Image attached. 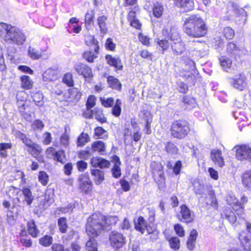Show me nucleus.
Listing matches in <instances>:
<instances>
[{
    "instance_id": "obj_1",
    "label": "nucleus",
    "mask_w": 251,
    "mask_h": 251,
    "mask_svg": "<svg viewBox=\"0 0 251 251\" xmlns=\"http://www.w3.org/2000/svg\"><path fill=\"white\" fill-rule=\"evenodd\" d=\"M183 30L189 37L200 38L206 34L207 28L204 22L200 16L191 15L185 19Z\"/></svg>"
},
{
    "instance_id": "obj_2",
    "label": "nucleus",
    "mask_w": 251,
    "mask_h": 251,
    "mask_svg": "<svg viewBox=\"0 0 251 251\" xmlns=\"http://www.w3.org/2000/svg\"><path fill=\"white\" fill-rule=\"evenodd\" d=\"M105 216L100 213L92 214L87 219L86 231L88 235L95 238L105 228Z\"/></svg>"
},
{
    "instance_id": "obj_3",
    "label": "nucleus",
    "mask_w": 251,
    "mask_h": 251,
    "mask_svg": "<svg viewBox=\"0 0 251 251\" xmlns=\"http://www.w3.org/2000/svg\"><path fill=\"white\" fill-rule=\"evenodd\" d=\"M171 130L174 137L181 139L187 135L190 129L186 122L177 121L172 124Z\"/></svg>"
},
{
    "instance_id": "obj_4",
    "label": "nucleus",
    "mask_w": 251,
    "mask_h": 251,
    "mask_svg": "<svg viewBox=\"0 0 251 251\" xmlns=\"http://www.w3.org/2000/svg\"><path fill=\"white\" fill-rule=\"evenodd\" d=\"M86 43L88 46H91V49L93 50L84 52L83 54V56L88 62L92 63L94 59L98 57L99 54V43L94 37L90 36L86 40Z\"/></svg>"
},
{
    "instance_id": "obj_5",
    "label": "nucleus",
    "mask_w": 251,
    "mask_h": 251,
    "mask_svg": "<svg viewBox=\"0 0 251 251\" xmlns=\"http://www.w3.org/2000/svg\"><path fill=\"white\" fill-rule=\"evenodd\" d=\"M236 157L237 159L251 161V147L248 145L236 146Z\"/></svg>"
},
{
    "instance_id": "obj_6",
    "label": "nucleus",
    "mask_w": 251,
    "mask_h": 251,
    "mask_svg": "<svg viewBox=\"0 0 251 251\" xmlns=\"http://www.w3.org/2000/svg\"><path fill=\"white\" fill-rule=\"evenodd\" d=\"M229 82L233 87L239 91H243L248 86L247 78L242 74L235 77L229 78Z\"/></svg>"
},
{
    "instance_id": "obj_7",
    "label": "nucleus",
    "mask_w": 251,
    "mask_h": 251,
    "mask_svg": "<svg viewBox=\"0 0 251 251\" xmlns=\"http://www.w3.org/2000/svg\"><path fill=\"white\" fill-rule=\"evenodd\" d=\"M78 181L79 188L82 192L86 194L91 191L92 182L88 174H81L79 176Z\"/></svg>"
},
{
    "instance_id": "obj_8",
    "label": "nucleus",
    "mask_w": 251,
    "mask_h": 251,
    "mask_svg": "<svg viewBox=\"0 0 251 251\" xmlns=\"http://www.w3.org/2000/svg\"><path fill=\"white\" fill-rule=\"evenodd\" d=\"M111 245L114 248H121L125 243V239L123 235L118 232L113 231L109 235Z\"/></svg>"
},
{
    "instance_id": "obj_9",
    "label": "nucleus",
    "mask_w": 251,
    "mask_h": 251,
    "mask_svg": "<svg viewBox=\"0 0 251 251\" xmlns=\"http://www.w3.org/2000/svg\"><path fill=\"white\" fill-rule=\"evenodd\" d=\"M190 66L191 71L186 72V74L183 75L184 76L188 81L195 83V80L199 77L198 74L196 70L195 63L192 60H188V64Z\"/></svg>"
},
{
    "instance_id": "obj_10",
    "label": "nucleus",
    "mask_w": 251,
    "mask_h": 251,
    "mask_svg": "<svg viewBox=\"0 0 251 251\" xmlns=\"http://www.w3.org/2000/svg\"><path fill=\"white\" fill-rule=\"evenodd\" d=\"M162 33L164 36H168L172 43L177 42L181 40V37L177 29L175 27H171L169 28H164Z\"/></svg>"
},
{
    "instance_id": "obj_11",
    "label": "nucleus",
    "mask_w": 251,
    "mask_h": 251,
    "mask_svg": "<svg viewBox=\"0 0 251 251\" xmlns=\"http://www.w3.org/2000/svg\"><path fill=\"white\" fill-rule=\"evenodd\" d=\"M210 157L216 166L223 167L225 165V161L222 156V152L219 149H213L211 151Z\"/></svg>"
},
{
    "instance_id": "obj_12",
    "label": "nucleus",
    "mask_w": 251,
    "mask_h": 251,
    "mask_svg": "<svg viewBox=\"0 0 251 251\" xmlns=\"http://www.w3.org/2000/svg\"><path fill=\"white\" fill-rule=\"evenodd\" d=\"M226 201L229 205L232 206L239 218V214H241L242 212L241 203L239 202V201L234 196L230 195L226 196ZM241 217H242V215H241Z\"/></svg>"
},
{
    "instance_id": "obj_13",
    "label": "nucleus",
    "mask_w": 251,
    "mask_h": 251,
    "mask_svg": "<svg viewBox=\"0 0 251 251\" xmlns=\"http://www.w3.org/2000/svg\"><path fill=\"white\" fill-rule=\"evenodd\" d=\"M180 216L183 222L187 224L192 223L194 219V214L185 204L180 206Z\"/></svg>"
},
{
    "instance_id": "obj_14",
    "label": "nucleus",
    "mask_w": 251,
    "mask_h": 251,
    "mask_svg": "<svg viewBox=\"0 0 251 251\" xmlns=\"http://www.w3.org/2000/svg\"><path fill=\"white\" fill-rule=\"evenodd\" d=\"M75 70L78 74L82 75L85 78L91 79L93 76L91 69L85 64L75 66Z\"/></svg>"
},
{
    "instance_id": "obj_15",
    "label": "nucleus",
    "mask_w": 251,
    "mask_h": 251,
    "mask_svg": "<svg viewBox=\"0 0 251 251\" xmlns=\"http://www.w3.org/2000/svg\"><path fill=\"white\" fill-rule=\"evenodd\" d=\"M91 164L94 168L100 169L108 168L110 166V162L100 157H93L91 159Z\"/></svg>"
},
{
    "instance_id": "obj_16",
    "label": "nucleus",
    "mask_w": 251,
    "mask_h": 251,
    "mask_svg": "<svg viewBox=\"0 0 251 251\" xmlns=\"http://www.w3.org/2000/svg\"><path fill=\"white\" fill-rule=\"evenodd\" d=\"M176 5L183 9L184 11L193 10L194 7V2L192 0H174Z\"/></svg>"
},
{
    "instance_id": "obj_17",
    "label": "nucleus",
    "mask_w": 251,
    "mask_h": 251,
    "mask_svg": "<svg viewBox=\"0 0 251 251\" xmlns=\"http://www.w3.org/2000/svg\"><path fill=\"white\" fill-rule=\"evenodd\" d=\"M135 228L142 234L145 232L146 229H147L149 234H151L153 232L152 230L149 231L148 227L146 225V222L142 217H139L137 221L135 222Z\"/></svg>"
},
{
    "instance_id": "obj_18",
    "label": "nucleus",
    "mask_w": 251,
    "mask_h": 251,
    "mask_svg": "<svg viewBox=\"0 0 251 251\" xmlns=\"http://www.w3.org/2000/svg\"><path fill=\"white\" fill-rule=\"evenodd\" d=\"M46 152L48 154L51 153L52 154L54 159L57 161L61 163H63L64 162L65 157L63 151H55L53 148L50 147L47 150Z\"/></svg>"
},
{
    "instance_id": "obj_19",
    "label": "nucleus",
    "mask_w": 251,
    "mask_h": 251,
    "mask_svg": "<svg viewBox=\"0 0 251 251\" xmlns=\"http://www.w3.org/2000/svg\"><path fill=\"white\" fill-rule=\"evenodd\" d=\"M239 239L243 245L245 251H251V240L249 236H246L244 232H241L239 234Z\"/></svg>"
},
{
    "instance_id": "obj_20",
    "label": "nucleus",
    "mask_w": 251,
    "mask_h": 251,
    "mask_svg": "<svg viewBox=\"0 0 251 251\" xmlns=\"http://www.w3.org/2000/svg\"><path fill=\"white\" fill-rule=\"evenodd\" d=\"M105 59L109 65L114 66L118 70H121L123 69V65L119 57H113L110 55H107L105 56Z\"/></svg>"
},
{
    "instance_id": "obj_21",
    "label": "nucleus",
    "mask_w": 251,
    "mask_h": 251,
    "mask_svg": "<svg viewBox=\"0 0 251 251\" xmlns=\"http://www.w3.org/2000/svg\"><path fill=\"white\" fill-rule=\"evenodd\" d=\"M197 237V231L195 229H193L190 232L186 243L187 247L189 250L192 251L194 249Z\"/></svg>"
},
{
    "instance_id": "obj_22",
    "label": "nucleus",
    "mask_w": 251,
    "mask_h": 251,
    "mask_svg": "<svg viewBox=\"0 0 251 251\" xmlns=\"http://www.w3.org/2000/svg\"><path fill=\"white\" fill-rule=\"evenodd\" d=\"M91 175L94 177V180L96 185H100L104 179V172L99 169H92Z\"/></svg>"
},
{
    "instance_id": "obj_23",
    "label": "nucleus",
    "mask_w": 251,
    "mask_h": 251,
    "mask_svg": "<svg viewBox=\"0 0 251 251\" xmlns=\"http://www.w3.org/2000/svg\"><path fill=\"white\" fill-rule=\"evenodd\" d=\"M171 48L174 54L180 55L185 50V44L180 40L179 42L172 43Z\"/></svg>"
},
{
    "instance_id": "obj_24",
    "label": "nucleus",
    "mask_w": 251,
    "mask_h": 251,
    "mask_svg": "<svg viewBox=\"0 0 251 251\" xmlns=\"http://www.w3.org/2000/svg\"><path fill=\"white\" fill-rule=\"evenodd\" d=\"M43 77L45 81L55 80L57 78V72L52 69H49L44 73Z\"/></svg>"
},
{
    "instance_id": "obj_25",
    "label": "nucleus",
    "mask_w": 251,
    "mask_h": 251,
    "mask_svg": "<svg viewBox=\"0 0 251 251\" xmlns=\"http://www.w3.org/2000/svg\"><path fill=\"white\" fill-rule=\"evenodd\" d=\"M25 40V37L23 33L19 29L16 28L15 36L11 44H15L17 45H21L24 44Z\"/></svg>"
},
{
    "instance_id": "obj_26",
    "label": "nucleus",
    "mask_w": 251,
    "mask_h": 251,
    "mask_svg": "<svg viewBox=\"0 0 251 251\" xmlns=\"http://www.w3.org/2000/svg\"><path fill=\"white\" fill-rule=\"evenodd\" d=\"M196 44L197 48L194 50V52L193 55H195L198 57H202L206 54V46L205 44L199 42H197Z\"/></svg>"
},
{
    "instance_id": "obj_27",
    "label": "nucleus",
    "mask_w": 251,
    "mask_h": 251,
    "mask_svg": "<svg viewBox=\"0 0 251 251\" xmlns=\"http://www.w3.org/2000/svg\"><path fill=\"white\" fill-rule=\"evenodd\" d=\"M107 17L105 16H101L97 19V23L100 28V33L104 35L107 31L106 27Z\"/></svg>"
},
{
    "instance_id": "obj_28",
    "label": "nucleus",
    "mask_w": 251,
    "mask_h": 251,
    "mask_svg": "<svg viewBox=\"0 0 251 251\" xmlns=\"http://www.w3.org/2000/svg\"><path fill=\"white\" fill-rule=\"evenodd\" d=\"M22 193L24 196V201H25L27 205H30L34 199L30 189L27 187H25L22 190Z\"/></svg>"
},
{
    "instance_id": "obj_29",
    "label": "nucleus",
    "mask_w": 251,
    "mask_h": 251,
    "mask_svg": "<svg viewBox=\"0 0 251 251\" xmlns=\"http://www.w3.org/2000/svg\"><path fill=\"white\" fill-rule=\"evenodd\" d=\"M27 230L30 235L33 237H37L40 231L37 228L35 223L33 220H31L27 223Z\"/></svg>"
},
{
    "instance_id": "obj_30",
    "label": "nucleus",
    "mask_w": 251,
    "mask_h": 251,
    "mask_svg": "<svg viewBox=\"0 0 251 251\" xmlns=\"http://www.w3.org/2000/svg\"><path fill=\"white\" fill-rule=\"evenodd\" d=\"M107 82L109 86L112 89L117 90H121L122 86L119 80L114 77L112 76H108L107 78Z\"/></svg>"
},
{
    "instance_id": "obj_31",
    "label": "nucleus",
    "mask_w": 251,
    "mask_h": 251,
    "mask_svg": "<svg viewBox=\"0 0 251 251\" xmlns=\"http://www.w3.org/2000/svg\"><path fill=\"white\" fill-rule=\"evenodd\" d=\"M68 94H69V99L70 101H77L81 97L80 91L76 88L69 89L68 90Z\"/></svg>"
},
{
    "instance_id": "obj_32",
    "label": "nucleus",
    "mask_w": 251,
    "mask_h": 251,
    "mask_svg": "<svg viewBox=\"0 0 251 251\" xmlns=\"http://www.w3.org/2000/svg\"><path fill=\"white\" fill-rule=\"evenodd\" d=\"M21 85L23 88L30 89L33 86V82L29 76L27 75H23L20 78Z\"/></svg>"
},
{
    "instance_id": "obj_33",
    "label": "nucleus",
    "mask_w": 251,
    "mask_h": 251,
    "mask_svg": "<svg viewBox=\"0 0 251 251\" xmlns=\"http://www.w3.org/2000/svg\"><path fill=\"white\" fill-rule=\"evenodd\" d=\"M220 62L221 66L226 72H228L231 67L232 61L228 57L225 56H222L220 58Z\"/></svg>"
},
{
    "instance_id": "obj_34",
    "label": "nucleus",
    "mask_w": 251,
    "mask_h": 251,
    "mask_svg": "<svg viewBox=\"0 0 251 251\" xmlns=\"http://www.w3.org/2000/svg\"><path fill=\"white\" fill-rule=\"evenodd\" d=\"M93 151H97L99 153L104 152L105 151V145L101 141L94 142L91 146Z\"/></svg>"
},
{
    "instance_id": "obj_35",
    "label": "nucleus",
    "mask_w": 251,
    "mask_h": 251,
    "mask_svg": "<svg viewBox=\"0 0 251 251\" xmlns=\"http://www.w3.org/2000/svg\"><path fill=\"white\" fill-rule=\"evenodd\" d=\"M153 14L157 18H160L163 14L164 11L163 6L159 2L154 4L153 7Z\"/></svg>"
},
{
    "instance_id": "obj_36",
    "label": "nucleus",
    "mask_w": 251,
    "mask_h": 251,
    "mask_svg": "<svg viewBox=\"0 0 251 251\" xmlns=\"http://www.w3.org/2000/svg\"><path fill=\"white\" fill-rule=\"evenodd\" d=\"M57 224L60 231L62 233L67 232V230L69 229L67 224V219L65 218L62 217L58 220Z\"/></svg>"
},
{
    "instance_id": "obj_37",
    "label": "nucleus",
    "mask_w": 251,
    "mask_h": 251,
    "mask_svg": "<svg viewBox=\"0 0 251 251\" xmlns=\"http://www.w3.org/2000/svg\"><path fill=\"white\" fill-rule=\"evenodd\" d=\"M25 93L24 91H20L18 92L17 94V104L19 107V110L21 112H24V110L25 109V102L24 100H20V96L23 97L24 95H25Z\"/></svg>"
},
{
    "instance_id": "obj_38",
    "label": "nucleus",
    "mask_w": 251,
    "mask_h": 251,
    "mask_svg": "<svg viewBox=\"0 0 251 251\" xmlns=\"http://www.w3.org/2000/svg\"><path fill=\"white\" fill-rule=\"evenodd\" d=\"M122 101L120 99H117L114 106L112 109V113L115 117H119L121 113Z\"/></svg>"
},
{
    "instance_id": "obj_39",
    "label": "nucleus",
    "mask_w": 251,
    "mask_h": 251,
    "mask_svg": "<svg viewBox=\"0 0 251 251\" xmlns=\"http://www.w3.org/2000/svg\"><path fill=\"white\" fill-rule=\"evenodd\" d=\"M166 151L169 154H175L177 153L178 149L172 142H166L165 143Z\"/></svg>"
},
{
    "instance_id": "obj_40",
    "label": "nucleus",
    "mask_w": 251,
    "mask_h": 251,
    "mask_svg": "<svg viewBox=\"0 0 251 251\" xmlns=\"http://www.w3.org/2000/svg\"><path fill=\"white\" fill-rule=\"evenodd\" d=\"M120 162L119 158H117V161L116 162L114 166L113 167L111 172L113 176L115 178H119L121 175V169L120 168Z\"/></svg>"
},
{
    "instance_id": "obj_41",
    "label": "nucleus",
    "mask_w": 251,
    "mask_h": 251,
    "mask_svg": "<svg viewBox=\"0 0 251 251\" xmlns=\"http://www.w3.org/2000/svg\"><path fill=\"white\" fill-rule=\"evenodd\" d=\"M28 55L32 59H38L43 55L39 50L31 47L29 48Z\"/></svg>"
},
{
    "instance_id": "obj_42",
    "label": "nucleus",
    "mask_w": 251,
    "mask_h": 251,
    "mask_svg": "<svg viewBox=\"0 0 251 251\" xmlns=\"http://www.w3.org/2000/svg\"><path fill=\"white\" fill-rule=\"evenodd\" d=\"M16 27L14 26L10 27V29L8 30V32L4 35V40L11 44V41L13 40L15 36V33L16 32Z\"/></svg>"
},
{
    "instance_id": "obj_43",
    "label": "nucleus",
    "mask_w": 251,
    "mask_h": 251,
    "mask_svg": "<svg viewBox=\"0 0 251 251\" xmlns=\"http://www.w3.org/2000/svg\"><path fill=\"white\" fill-rule=\"evenodd\" d=\"M86 242V249L87 251H97V243L96 240L92 238Z\"/></svg>"
},
{
    "instance_id": "obj_44",
    "label": "nucleus",
    "mask_w": 251,
    "mask_h": 251,
    "mask_svg": "<svg viewBox=\"0 0 251 251\" xmlns=\"http://www.w3.org/2000/svg\"><path fill=\"white\" fill-rule=\"evenodd\" d=\"M242 182L246 187L251 189V172H247L244 174Z\"/></svg>"
},
{
    "instance_id": "obj_45",
    "label": "nucleus",
    "mask_w": 251,
    "mask_h": 251,
    "mask_svg": "<svg viewBox=\"0 0 251 251\" xmlns=\"http://www.w3.org/2000/svg\"><path fill=\"white\" fill-rule=\"evenodd\" d=\"M49 175L44 171H40L38 175V181L43 186H46L49 182Z\"/></svg>"
},
{
    "instance_id": "obj_46",
    "label": "nucleus",
    "mask_w": 251,
    "mask_h": 251,
    "mask_svg": "<svg viewBox=\"0 0 251 251\" xmlns=\"http://www.w3.org/2000/svg\"><path fill=\"white\" fill-rule=\"evenodd\" d=\"M171 249L174 251H178L180 248V240L177 237H173L169 240Z\"/></svg>"
},
{
    "instance_id": "obj_47",
    "label": "nucleus",
    "mask_w": 251,
    "mask_h": 251,
    "mask_svg": "<svg viewBox=\"0 0 251 251\" xmlns=\"http://www.w3.org/2000/svg\"><path fill=\"white\" fill-rule=\"evenodd\" d=\"M53 242V238L49 235H45L39 239V243L44 247L50 246Z\"/></svg>"
},
{
    "instance_id": "obj_48",
    "label": "nucleus",
    "mask_w": 251,
    "mask_h": 251,
    "mask_svg": "<svg viewBox=\"0 0 251 251\" xmlns=\"http://www.w3.org/2000/svg\"><path fill=\"white\" fill-rule=\"evenodd\" d=\"M32 98L35 104L37 106H41L43 105V96L41 93L38 92L34 93Z\"/></svg>"
},
{
    "instance_id": "obj_49",
    "label": "nucleus",
    "mask_w": 251,
    "mask_h": 251,
    "mask_svg": "<svg viewBox=\"0 0 251 251\" xmlns=\"http://www.w3.org/2000/svg\"><path fill=\"white\" fill-rule=\"evenodd\" d=\"M95 135L98 138L105 139L107 137V132L101 127H97L95 129Z\"/></svg>"
},
{
    "instance_id": "obj_50",
    "label": "nucleus",
    "mask_w": 251,
    "mask_h": 251,
    "mask_svg": "<svg viewBox=\"0 0 251 251\" xmlns=\"http://www.w3.org/2000/svg\"><path fill=\"white\" fill-rule=\"evenodd\" d=\"M140 117L142 119L144 120L146 123L147 122H152V115L148 110H144L141 111L140 113Z\"/></svg>"
},
{
    "instance_id": "obj_51",
    "label": "nucleus",
    "mask_w": 251,
    "mask_h": 251,
    "mask_svg": "<svg viewBox=\"0 0 251 251\" xmlns=\"http://www.w3.org/2000/svg\"><path fill=\"white\" fill-rule=\"evenodd\" d=\"M23 142L28 147L31 149L32 151H39V147L35 143H33L31 140L25 138Z\"/></svg>"
},
{
    "instance_id": "obj_52",
    "label": "nucleus",
    "mask_w": 251,
    "mask_h": 251,
    "mask_svg": "<svg viewBox=\"0 0 251 251\" xmlns=\"http://www.w3.org/2000/svg\"><path fill=\"white\" fill-rule=\"evenodd\" d=\"M31 127L34 131H41L43 129L44 124L41 120H35L31 124Z\"/></svg>"
},
{
    "instance_id": "obj_53",
    "label": "nucleus",
    "mask_w": 251,
    "mask_h": 251,
    "mask_svg": "<svg viewBox=\"0 0 251 251\" xmlns=\"http://www.w3.org/2000/svg\"><path fill=\"white\" fill-rule=\"evenodd\" d=\"M156 43L162 51L166 50L170 47V43L168 40L166 39H160L158 38L156 40Z\"/></svg>"
},
{
    "instance_id": "obj_54",
    "label": "nucleus",
    "mask_w": 251,
    "mask_h": 251,
    "mask_svg": "<svg viewBox=\"0 0 251 251\" xmlns=\"http://www.w3.org/2000/svg\"><path fill=\"white\" fill-rule=\"evenodd\" d=\"M225 217L231 224H234L236 221L237 218L235 213L230 210H226L225 212Z\"/></svg>"
},
{
    "instance_id": "obj_55",
    "label": "nucleus",
    "mask_w": 251,
    "mask_h": 251,
    "mask_svg": "<svg viewBox=\"0 0 251 251\" xmlns=\"http://www.w3.org/2000/svg\"><path fill=\"white\" fill-rule=\"evenodd\" d=\"M89 137L87 133H82L77 139V146H83L88 142Z\"/></svg>"
},
{
    "instance_id": "obj_56",
    "label": "nucleus",
    "mask_w": 251,
    "mask_h": 251,
    "mask_svg": "<svg viewBox=\"0 0 251 251\" xmlns=\"http://www.w3.org/2000/svg\"><path fill=\"white\" fill-rule=\"evenodd\" d=\"M205 201L207 205H209L214 208H217L218 204L214 195L212 194L209 195V197L206 198Z\"/></svg>"
},
{
    "instance_id": "obj_57",
    "label": "nucleus",
    "mask_w": 251,
    "mask_h": 251,
    "mask_svg": "<svg viewBox=\"0 0 251 251\" xmlns=\"http://www.w3.org/2000/svg\"><path fill=\"white\" fill-rule=\"evenodd\" d=\"M94 113L95 114V118L100 122L101 123H103L106 122V118L104 117L102 111L99 109H95Z\"/></svg>"
},
{
    "instance_id": "obj_58",
    "label": "nucleus",
    "mask_w": 251,
    "mask_h": 251,
    "mask_svg": "<svg viewBox=\"0 0 251 251\" xmlns=\"http://www.w3.org/2000/svg\"><path fill=\"white\" fill-rule=\"evenodd\" d=\"M100 100L101 104L105 107H110L114 104V99L112 98L105 99L104 98H100Z\"/></svg>"
},
{
    "instance_id": "obj_59",
    "label": "nucleus",
    "mask_w": 251,
    "mask_h": 251,
    "mask_svg": "<svg viewBox=\"0 0 251 251\" xmlns=\"http://www.w3.org/2000/svg\"><path fill=\"white\" fill-rule=\"evenodd\" d=\"M11 25H7L5 23H0V35L3 36L4 37V35L7 34L8 30L10 29V27H11Z\"/></svg>"
},
{
    "instance_id": "obj_60",
    "label": "nucleus",
    "mask_w": 251,
    "mask_h": 251,
    "mask_svg": "<svg viewBox=\"0 0 251 251\" xmlns=\"http://www.w3.org/2000/svg\"><path fill=\"white\" fill-rule=\"evenodd\" d=\"M63 82L66 84L68 86H73L74 81L72 78V75L68 73L64 75L63 78Z\"/></svg>"
},
{
    "instance_id": "obj_61",
    "label": "nucleus",
    "mask_w": 251,
    "mask_h": 251,
    "mask_svg": "<svg viewBox=\"0 0 251 251\" xmlns=\"http://www.w3.org/2000/svg\"><path fill=\"white\" fill-rule=\"evenodd\" d=\"M234 31L229 27H226L224 29V34L226 39H231L234 36Z\"/></svg>"
},
{
    "instance_id": "obj_62",
    "label": "nucleus",
    "mask_w": 251,
    "mask_h": 251,
    "mask_svg": "<svg viewBox=\"0 0 251 251\" xmlns=\"http://www.w3.org/2000/svg\"><path fill=\"white\" fill-rule=\"evenodd\" d=\"M174 229L176 234L180 237H183L185 235V230L182 226L179 224H176L174 226Z\"/></svg>"
},
{
    "instance_id": "obj_63",
    "label": "nucleus",
    "mask_w": 251,
    "mask_h": 251,
    "mask_svg": "<svg viewBox=\"0 0 251 251\" xmlns=\"http://www.w3.org/2000/svg\"><path fill=\"white\" fill-rule=\"evenodd\" d=\"M96 104V98L94 96H90L88 98L86 102V108L88 109H91Z\"/></svg>"
},
{
    "instance_id": "obj_64",
    "label": "nucleus",
    "mask_w": 251,
    "mask_h": 251,
    "mask_svg": "<svg viewBox=\"0 0 251 251\" xmlns=\"http://www.w3.org/2000/svg\"><path fill=\"white\" fill-rule=\"evenodd\" d=\"M118 221V218L115 216H110L107 218L105 217V226L106 225L110 226L115 225Z\"/></svg>"
}]
</instances>
